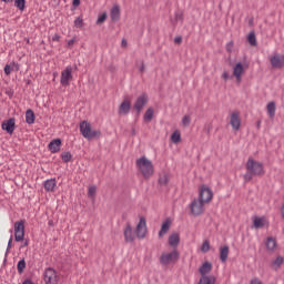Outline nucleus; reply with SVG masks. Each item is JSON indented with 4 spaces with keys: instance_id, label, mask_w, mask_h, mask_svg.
<instances>
[{
    "instance_id": "obj_4",
    "label": "nucleus",
    "mask_w": 284,
    "mask_h": 284,
    "mask_svg": "<svg viewBox=\"0 0 284 284\" xmlns=\"http://www.w3.org/2000/svg\"><path fill=\"white\" fill-rule=\"evenodd\" d=\"M181 258V253H179V251L173 250L170 253H162V255L160 256V263L161 265H164L166 267V265H170L172 263H179V260Z\"/></svg>"
},
{
    "instance_id": "obj_47",
    "label": "nucleus",
    "mask_w": 284,
    "mask_h": 284,
    "mask_svg": "<svg viewBox=\"0 0 284 284\" xmlns=\"http://www.w3.org/2000/svg\"><path fill=\"white\" fill-rule=\"evenodd\" d=\"M140 72L143 74V72H145V62H141L140 67H139Z\"/></svg>"
},
{
    "instance_id": "obj_36",
    "label": "nucleus",
    "mask_w": 284,
    "mask_h": 284,
    "mask_svg": "<svg viewBox=\"0 0 284 284\" xmlns=\"http://www.w3.org/2000/svg\"><path fill=\"white\" fill-rule=\"evenodd\" d=\"M14 7L21 11L26 10V0H14Z\"/></svg>"
},
{
    "instance_id": "obj_56",
    "label": "nucleus",
    "mask_w": 284,
    "mask_h": 284,
    "mask_svg": "<svg viewBox=\"0 0 284 284\" xmlns=\"http://www.w3.org/2000/svg\"><path fill=\"white\" fill-rule=\"evenodd\" d=\"M122 45H123V47L128 45V41L122 40Z\"/></svg>"
},
{
    "instance_id": "obj_7",
    "label": "nucleus",
    "mask_w": 284,
    "mask_h": 284,
    "mask_svg": "<svg viewBox=\"0 0 284 284\" xmlns=\"http://www.w3.org/2000/svg\"><path fill=\"white\" fill-rule=\"evenodd\" d=\"M45 284H59V275H57V271L52 267H48L43 274Z\"/></svg>"
},
{
    "instance_id": "obj_13",
    "label": "nucleus",
    "mask_w": 284,
    "mask_h": 284,
    "mask_svg": "<svg viewBox=\"0 0 284 284\" xmlns=\"http://www.w3.org/2000/svg\"><path fill=\"white\" fill-rule=\"evenodd\" d=\"M1 128L8 134H14V128H16V120H14V118H10L9 120L2 122Z\"/></svg>"
},
{
    "instance_id": "obj_21",
    "label": "nucleus",
    "mask_w": 284,
    "mask_h": 284,
    "mask_svg": "<svg viewBox=\"0 0 284 284\" xmlns=\"http://www.w3.org/2000/svg\"><path fill=\"white\" fill-rule=\"evenodd\" d=\"M121 19V7L119 4H114L111 9V20L116 22Z\"/></svg>"
},
{
    "instance_id": "obj_14",
    "label": "nucleus",
    "mask_w": 284,
    "mask_h": 284,
    "mask_svg": "<svg viewBox=\"0 0 284 284\" xmlns=\"http://www.w3.org/2000/svg\"><path fill=\"white\" fill-rule=\"evenodd\" d=\"M230 123L233 130H241V114L239 113V111H234L231 114Z\"/></svg>"
},
{
    "instance_id": "obj_44",
    "label": "nucleus",
    "mask_w": 284,
    "mask_h": 284,
    "mask_svg": "<svg viewBox=\"0 0 284 284\" xmlns=\"http://www.w3.org/2000/svg\"><path fill=\"white\" fill-rule=\"evenodd\" d=\"M175 21H183V12L181 11L175 12Z\"/></svg>"
},
{
    "instance_id": "obj_2",
    "label": "nucleus",
    "mask_w": 284,
    "mask_h": 284,
    "mask_svg": "<svg viewBox=\"0 0 284 284\" xmlns=\"http://www.w3.org/2000/svg\"><path fill=\"white\" fill-rule=\"evenodd\" d=\"M135 165L145 179L154 176V164L148 158L142 156L138 159Z\"/></svg>"
},
{
    "instance_id": "obj_54",
    "label": "nucleus",
    "mask_w": 284,
    "mask_h": 284,
    "mask_svg": "<svg viewBox=\"0 0 284 284\" xmlns=\"http://www.w3.org/2000/svg\"><path fill=\"white\" fill-rule=\"evenodd\" d=\"M68 45H69V48H72V45H74V39L69 40Z\"/></svg>"
},
{
    "instance_id": "obj_37",
    "label": "nucleus",
    "mask_w": 284,
    "mask_h": 284,
    "mask_svg": "<svg viewBox=\"0 0 284 284\" xmlns=\"http://www.w3.org/2000/svg\"><path fill=\"white\" fill-rule=\"evenodd\" d=\"M61 159L64 163H70L72 161V153L71 152H64L61 154Z\"/></svg>"
},
{
    "instance_id": "obj_33",
    "label": "nucleus",
    "mask_w": 284,
    "mask_h": 284,
    "mask_svg": "<svg viewBox=\"0 0 284 284\" xmlns=\"http://www.w3.org/2000/svg\"><path fill=\"white\" fill-rule=\"evenodd\" d=\"M253 225L254 227H256V230H260L261 227L265 226V221L263 220V217L255 216L253 221Z\"/></svg>"
},
{
    "instance_id": "obj_46",
    "label": "nucleus",
    "mask_w": 284,
    "mask_h": 284,
    "mask_svg": "<svg viewBox=\"0 0 284 284\" xmlns=\"http://www.w3.org/2000/svg\"><path fill=\"white\" fill-rule=\"evenodd\" d=\"M234 48V41H230L227 44H226V51L227 52H232V49Z\"/></svg>"
},
{
    "instance_id": "obj_6",
    "label": "nucleus",
    "mask_w": 284,
    "mask_h": 284,
    "mask_svg": "<svg viewBox=\"0 0 284 284\" xmlns=\"http://www.w3.org/2000/svg\"><path fill=\"white\" fill-rule=\"evenodd\" d=\"M26 239V221L21 220L14 223V241L21 243Z\"/></svg>"
},
{
    "instance_id": "obj_43",
    "label": "nucleus",
    "mask_w": 284,
    "mask_h": 284,
    "mask_svg": "<svg viewBox=\"0 0 284 284\" xmlns=\"http://www.w3.org/2000/svg\"><path fill=\"white\" fill-rule=\"evenodd\" d=\"M74 26H75V28H83V18L78 17V18L74 20Z\"/></svg>"
},
{
    "instance_id": "obj_19",
    "label": "nucleus",
    "mask_w": 284,
    "mask_h": 284,
    "mask_svg": "<svg viewBox=\"0 0 284 284\" xmlns=\"http://www.w3.org/2000/svg\"><path fill=\"white\" fill-rule=\"evenodd\" d=\"M19 70H20L19 63L11 62L10 64H6L4 74H7V77H10L12 72H19Z\"/></svg>"
},
{
    "instance_id": "obj_18",
    "label": "nucleus",
    "mask_w": 284,
    "mask_h": 284,
    "mask_svg": "<svg viewBox=\"0 0 284 284\" xmlns=\"http://www.w3.org/2000/svg\"><path fill=\"white\" fill-rule=\"evenodd\" d=\"M132 109V103L130 100H124L119 106V114H130V110Z\"/></svg>"
},
{
    "instance_id": "obj_31",
    "label": "nucleus",
    "mask_w": 284,
    "mask_h": 284,
    "mask_svg": "<svg viewBox=\"0 0 284 284\" xmlns=\"http://www.w3.org/2000/svg\"><path fill=\"white\" fill-rule=\"evenodd\" d=\"M247 41L250 45H253V48H256V45H258V42H256V33L254 31H251L248 33Z\"/></svg>"
},
{
    "instance_id": "obj_32",
    "label": "nucleus",
    "mask_w": 284,
    "mask_h": 284,
    "mask_svg": "<svg viewBox=\"0 0 284 284\" xmlns=\"http://www.w3.org/2000/svg\"><path fill=\"white\" fill-rule=\"evenodd\" d=\"M152 119H154V109L149 108L144 113V121L146 123H150V121H152Z\"/></svg>"
},
{
    "instance_id": "obj_45",
    "label": "nucleus",
    "mask_w": 284,
    "mask_h": 284,
    "mask_svg": "<svg viewBox=\"0 0 284 284\" xmlns=\"http://www.w3.org/2000/svg\"><path fill=\"white\" fill-rule=\"evenodd\" d=\"M174 43L176 45H181L183 43V37H181V36L175 37L174 38Z\"/></svg>"
},
{
    "instance_id": "obj_30",
    "label": "nucleus",
    "mask_w": 284,
    "mask_h": 284,
    "mask_svg": "<svg viewBox=\"0 0 284 284\" xmlns=\"http://www.w3.org/2000/svg\"><path fill=\"white\" fill-rule=\"evenodd\" d=\"M284 263L283 256L278 255L273 262H272V267L273 270L277 271L281 270V266Z\"/></svg>"
},
{
    "instance_id": "obj_52",
    "label": "nucleus",
    "mask_w": 284,
    "mask_h": 284,
    "mask_svg": "<svg viewBox=\"0 0 284 284\" xmlns=\"http://www.w3.org/2000/svg\"><path fill=\"white\" fill-rule=\"evenodd\" d=\"M222 79H224V81H227L230 79V74L226 71H224L222 74Z\"/></svg>"
},
{
    "instance_id": "obj_27",
    "label": "nucleus",
    "mask_w": 284,
    "mask_h": 284,
    "mask_svg": "<svg viewBox=\"0 0 284 284\" xmlns=\"http://www.w3.org/2000/svg\"><path fill=\"white\" fill-rule=\"evenodd\" d=\"M54 187H57V180L50 179L44 181V190L47 192H54Z\"/></svg>"
},
{
    "instance_id": "obj_11",
    "label": "nucleus",
    "mask_w": 284,
    "mask_h": 284,
    "mask_svg": "<svg viewBox=\"0 0 284 284\" xmlns=\"http://www.w3.org/2000/svg\"><path fill=\"white\" fill-rule=\"evenodd\" d=\"M70 81H72V67H67L61 72L60 83L63 87H68V85H70Z\"/></svg>"
},
{
    "instance_id": "obj_20",
    "label": "nucleus",
    "mask_w": 284,
    "mask_h": 284,
    "mask_svg": "<svg viewBox=\"0 0 284 284\" xmlns=\"http://www.w3.org/2000/svg\"><path fill=\"white\" fill-rule=\"evenodd\" d=\"M180 243H181V235L179 233H172L169 236V245L171 247H179Z\"/></svg>"
},
{
    "instance_id": "obj_51",
    "label": "nucleus",
    "mask_w": 284,
    "mask_h": 284,
    "mask_svg": "<svg viewBox=\"0 0 284 284\" xmlns=\"http://www.w3.org/2000/svg\"><path fill=\"white\" fill-rule=\"evenodd\" d=\"M12 248V236L9 239L7 252H9Z\"/></svg>"
},
{
    "instance_id": "obj_1",
    "label": "nucleus",
    "mask_w": 284,
    "mask_h": 284,
    "mask_svg": "<svg viewBox=\"0 0 284 284\" xmlns=\"http://www.w3.org/2000/svg\"><path fill=\"white\" fill-rule=\"evenodd\" d=\"M246 173L243 175L244 183H250L254 179V176H265V169L263 168V163L248 158L245 164Z\"/></svg>"
},
{
    "instance_id": "obj_28",
    "label": "nucleus",
    "mask_w": 284,
    "mask_h": 284,
    "mask_svg": "<svg viewBox=\"0 0 284 284\" xmlns=\"http://www.w3.org/2000/svg\"><path fill=\"white\" fill-rule=\"evenodd\" d=\"M36 119H37V116L34 115V111H32V109L27 110L26 123H28V125H32V123H34Z\"/></svg>"
},
{
    "instance_id": "obj_12",
    "label": "nucleus",
    "mask_w": 284,
    "mask_h": 284,
    "mask_svg": "<svg viewBox=\"0 0 284 284\" xmlns=\"http://www.w3.org/2000/svg\"><path fill=\"white\" fill-rule=\"evenodd\" d=\"M272 68H275L277 70H281L284 68V55L275 53L273 57L270 59Z\"/></svg>"
},
{
    "instance_id": "obj_3",
    "label": "nucleus",
    "mask_w": 284,
    "mask_h": 284,
    "mask_svg": "<svg viewBox=\"0 0 284 284\" xmlns=\"http://www.w3.org/2000/svg\"><path fill=\"white\" fill-rule=\"evenodd\" d=\"M80 132L84 139H88V141H92V139H99L101 136V131L92 130V124L85 120L80 122Z\"/></svg>"
},
{
    "instance_id": "obj_15",
    "label": "nucleus",
    "mask_w": 284,
    "mask_h": 284,
    "mask_svg": "<svg viewBox=\"0 0 284 284\" xmlns=\"http://www.w3.org/2000/svg\"><path fill=\"white\" fill-rule=\"evenodd\" d=\"M136 235H134V231H132V225L126 224L124 229V241L125 243H134Z\"/></svg>"
},
{
    "instance_id": "obj_5",
    "label": "nucleus",
    "mask_w": 284,
    "mask_h": 284,
    "mask_svg": "<svg viewBox=\"0 0 284 284\" xmlns=\"http://www.w3.org/2000/svg\"><path fill=\"white\" fill-rule=\"evenodd\" d=\"M192 216H201L205 212V202L200 199H194L190 204Z\"/></svg>"
},
{
    "instance_id": "obj_25",
    "label": "nucleus",
    "mask_w": 284,
    "mask_h": 284,
    "mask_svg": "<svg viewBox=\"0 0 284 284\" xmlns=\"http://www.w3.org/2000/svg\"><path fill=\"white\" fill-rule=\"evenodd\" d=\"M276 239L270 236L266 239L265 241V247L266 250H268V252H274V250H276Z\"/></svg>"
},
{
    "instance_id": "obj_10",
    "label": "nucleus",
    "mask_w": 284,
    "mask_h": 284,
    "mask_svg": "<svg viewBox=\"0 0 284 284\" xmlns=\"http://www.w3.org/2000/svg\"><path fill=\"white\" fill-rule=\"evenodd\" d=\"M148 94L143 93L135 100L133 108L136 110L138 114H141L143 112V108L148 105Z\"/></svg>"
},
{
    "instance_id": "obj_49",
    "label": "nucleus",
    "mask_w": 284,
    "mask_h": 284,
    "mask_svg": "<svg viewBox=\"0 0 284 284\" xmlns=\"http://www.w3.org/2000/svg\"><path fill=\"white\" fill-rule=\"evenodd\" d=\"M72 6L79 8V6H81V0H73Z\"/></svg>"
},
{
    "instance_id": "obj_16",
    "label": "nucleus",
    "mask_w": 284,
    "mask_h": 284,
    "mask_svg": "<svg viewBox=\"0 0 284 284\" xmlns=\"http://www.w3.org/2000/svg\"><path fill=\"white\" fill-rule=\"evenodd\" d=\"M244 72H245V69L243 67V63L237 62L233 68V77L236 78V81L241 82V77H243Z\"/></svg>"
},
{
    "instance_id": "obj_55",
    "label": "nucleus",
    "mask_w": 284,
    "mask_h": 284,
    "mask_svg": "<svg viewBox=\"0 0 284 284\" xmlns=\"http://www.w3.org/2000/svg\"><path fill=\"white\" fill-rule=\"evenodd\" d=\"M1 1H3V3H12V1L14 0H1Z\"/></svg>"
},
{
    "instance_id": "obj_8",
    "label": "nucleus",
    "mask_w": 284,
    "mask_h": 284,
    "mask_svg": "<svg viewBox=\"0 0 284 284\" xmlns=\"http://www.w3.org/2000/svg\"><path fill=\"white\" fill-rule=\"evenodd\" d=\"M148 234V224H146V221H145V217H140V221L135 227V235H136V239H145Z\"/></svg>"
},
{
    "instance_id": "obj_22",
    "label": "nucleus",
    "mask_w": 284,
    "mask_h": 284,
    "mask_svg": "<svg viewBox=\"0 0 284 284\" xmlns=\"http://www.w3.org/2000/svg\"><path fill=\"white\" fill-rule=\"evenodd\" d=\"M49 150L52 152V154H57L61 150V139L52 140L49 143Z\"/></svg>"
},
{
    "instance_id": "obj_35",
    "label": "nucleus",
    "mask_w": 284,
    "mask_h": 284,
    "mask_svg": "<svg viewBox=\"0 0 284 284\" xmlns=\"http://www.w3.org/2000/svg\"><path fill=\"white\" fill-rule=\"evenodd\" d=\"M17 270H18V273H20V274H23V272H26V260L24 258H22L18 262Z\"/></svg>"
},
{
    "instance_id": "obj_23",
    "label": "nucleus",
    "mask_w": 284,
    "mask_h": 284,
    "mask_svg": "<svg viewBox=\"0 0 284 284\" xmlns=\"http://www.w3.org/2000/svg\"><path fill=\"white\" fill-rule=\"evenodd\" d=\"M199 272H200L201 276H207V274H210V272H212V263L211 262H204L200 266Z\"/></svg>"
},
{
    "instance_id": "obj_17",
    "label": "nucleus",
    "mask_w": 284,
    "mask_h": 284,
    "mask_svg": "<svg viewBox=\"0 0 284 284\" xmlns=\"http://www.w3.org/2000/svg\"><path fill=\"white\" fill-rule=\"evenodd\" d=\"M172 225V220H170V217H168L161 226V230L159 232V239H163L164 234H166L168 232H170V227Z\"/></svg>"
},
{
    "instance_id": "obj_57",
    "label": "nucleus",
    "mask_w": 284,
    "mask_h": 284,
    "mask_svg": "<svg viewBox=\"0 0 284 284\" xmlns=\"http://www.w3.org/2000/svg\"><path fill=\"white\" fill-rule=\"evenodd\" d=\"M261 125V121L257 122V128Z\"/></svg>"
},
{
    "instance_id": "obj_24",
    "label": "nucleus",
    "mask_w": 284,
    "mask_h": 284,
    "mask_svg": "<svg viewBox=\"0 0 284 284\" xmlns=\"http://www.w3.org/2000/svg\"><path fill=\"white\" fill-rule=\"evenodd\" d=\"M227 256H230V246L224 245L220 248V261L226 263Z\"/></svg>"
},
{
    "instance_id": "obj_42",
    "label": "nucleus",
    "mask_w": 284,
    "mask_h": 284,
    "mask_svg": "<svg viewBox=\"0 0 284 284\" xmlns=\"http://www.w3.org/2000/svg\"><path fill=\"white\" fill-rule=\"evenodd\" d=\"M190 123H192V118L190 115H184L182 119V124L184 125V128H187Z\"/></svg>"
},
{
    "instance_id": "obj_29",
    "label": "nucleus",
    "mask_w": 284,
    "mask_h": 284,
    "mask_svg": "<svg viewBox=\"0 0 284 284\" xmlns=\"http://www.w3.org/2000/svg\"><path fill=\"white\" fill-rule=\"evenodd\" d=\"M216 283V277L214 276H207V275H202V277L199 281V284H215Z\"/></svg>"
},
{
    "instance_id": "obj_26",
    "label": "nucleus",
    "mask_w": 284,
    "mask_h": 284,
    "mask_svg": "<svg viewBox=\"0 0 284 284\" xmlns=\"http://www.w3.org/2000/svg\"><path fill=\"white\" fill-rule=\"evenodd\" d=\"M266 110L270 119H274V116H276V102H270L266 106Z\"/></svg>"
},
{
    "instance_id": "obj_41",
    "label": "nucleus",
    "mask_w": 284,
    "mask_h": 284,
    "mask_svg": "<svg viewBox=\"0 0 284 284\" xmlns=\"http://www.w3.org/2000/svg\"><path fill=\"white\" fill-rule=\"evenodd\" d=\"M88 196H90V199H94L97 196V186L89 187Z\"/></svg>"
},
{
    "instance_id": "obj_50",
    "label": "nucleus",
    "mask_w": 284,
    "mask_h": 284,
    "mask_svg": "<svg viewBox=\"0 0 284 284\" xmlns=\"http://www.w3.org/2000/svg\"><path fill=\"white\" fill-rule=\"evenodd\" d=\"M52 41H61V36H59L58 33H55L53 37H52Z\"/></svg>"
},
{
    "instance_id": "obj_53",
    "label": "nucleus",
    "mask_w": 284,
    "mask_h": 284,
    "mask_svg": "<svg viewBox=\"0 0 284 284\" xmlns=\"http://www.w3.org/2000/svg\"><path fill=\"white\" fill-rule=\"evenodd\" d=\"M30 245V241L26 240L22 244L21 247H28Z\"/></svg>"
},
{
    "instance_id": "obj_38",
    "label": "nucleus",
    "mask_w": 284,
    "mask_h": 284,
    "mask_svg": "<svg viewBox=\"0 0 284 284\" xmlns=\"http://www.w3.org/2000/svg\"><path fill=\"white\" fill-rule=\"evenodd\" d=\"M106 20H108V13L104 12L101 16H99L97 20V26H101V23H105Z\"/></svg>"
},
{
    "instance_id": "obj_58",
    "label": "nucleus",
    "mask_w": 284,
    "mask_h": 284,
    "mask_svg": "<svg viewBox=\"0 0 284 284\" xmlns=\"http://www.w3.org/2000/svg\"><path fill=\"white\" fill-rule=\"evenodd\" d=\"M49 225H52V221H49Z\"/></svg>"
},
{
    "instance_id": "obj_34",
    "label": "nucleus",
    "mask_w": 284,
    "mask_h": 284,
    "mask_svg": "<svg viewBox=\"0 0 284 284\" xmlns=\"http://www.w3.org/2000/svg\"><path fill=\"white\" fill-rule=\"evenodd\" d=\"M158 182L160 185H168V183H170V175H168V173L160 175Z\"/></svg>"
},
{
    "instance_id": "obj_40",
    "label": "nucleus",
    "mask_w": 284,
    "mask_h": 284,
    "mask_svg": "<svg viewBox=\"0 0 284 284\" xmlns=\"http://www.w3.org/2000/svg\"><path fill=\"white\" fill-rule=\"evenodd\" d=\"M171 140L174 142V143H180L181 141V133L175 131L172 135H171Z\"/></svg>"
},
{
    "instance_id": "obj_39",
    "label": "nucleus",
    "mask_w": 284,
    "mask_h": 284,
    "mask_svg": "<svg viewBox=\"0 0 284 284\" xmlns=\"http://www.w3.org/2000/svg\"><path fill=\"white\" fill-rule=\"evenodd\" d=\"M201 251L203 254H207L210 252V241L205 240L201 246Z\"/></svg>"
},
{
    "instance_id": "obj_48",
    "label": "nucleus",
    "mask_w": 284,
    "mask_h": 284,
    "mask_svg": "<svg viewBox=\"0 0 284 284\" xmlns=\"http://www.w3.org/2000/svg\"><path fill=\"white\" fill-rule=\"evenodd\" d=\"M250 284H263V282H261V280H258L257 277H254L251 280Z\"/></svg>"
},
{
    "instance_id": "obj_9",
    "label": "nucleus",
    "mask_w": 284,
    "mask_h": 284,
    "mask_svg": "<svg viewBox=\"0 0 284 284\" xmlns=\"http://www.w3.org/2000/svg\"><path fill=\"white\" fill-rule=\"evenodd\" d=\"M204 203H210L214 199L212 190L205 185H202L199 197Z\"/></svg>"
}]
</instances>
